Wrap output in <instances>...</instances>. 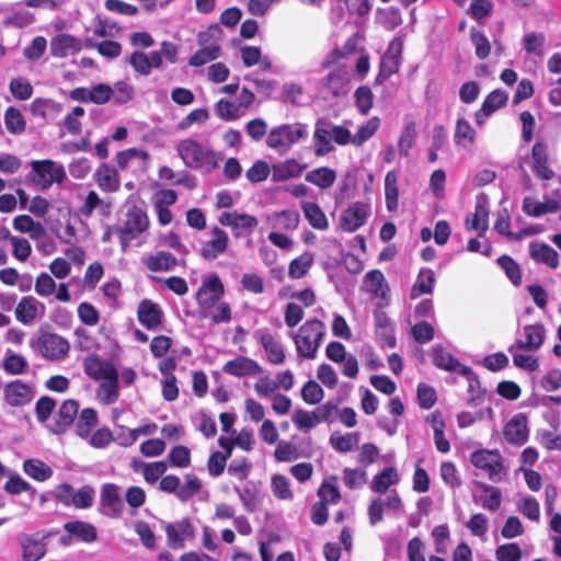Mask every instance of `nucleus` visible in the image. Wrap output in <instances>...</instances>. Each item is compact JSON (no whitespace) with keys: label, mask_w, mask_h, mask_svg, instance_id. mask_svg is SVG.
<instances>
[{"label":"nucleus","mask_w":561,"mask_h":561,"mask_svg":"<svg viewBox=\"0 0 561 561\" xmlns=\"http://www.w3.org/2000/svg\"><path fill=\"white\" fill-rule=\"evenodd\" d=\"M267 222L274 230L294 231L299 226L300 216L293 209L275 211L267 217Z\"/></svg>","instance_id":"473e14b6"},{"label":"nucleus","mask_w":561,"mask_h":561,"mask_svg":"<svg viewBox=\"0 0 561 561\" xmlns=\"http://www.w3.org/2000/svg\"><path fill=\"white\" fill-rule=\"evenodd\" d=\"M478 488L482 491V494L479 496L481 506L491 512L499 510L501 506V491L483 482H479Z\"/></svg>","instance_id":"8fccbe9b"},{"label":"nucleus","mask_w":561,"mask_h":561,"mask_svg":"<svg viewBox=\"0 0 561 561\" xmlns=\"http://www.w3.org/2000/svg\"><path fill=\"white\" fill-rule=\"evenodd\" d=\"M471 463L482 470L492 482H500L505 476L503 458L497 450L480 449L471 454Z\"/></svg>","instance_id":"1a4fd4ad"},{"label":"nucleus","mask_w":561,"mask_h":561,"mask_svg":"<svg viewBox=\"0 0 561 561\" xmlns=\"http://www.w3.org/2000/svg\"><path fill=\"white\" fill-rule=\"evenodd\" d=\"M312 142L313 152L317 157H324L334 150L331 122L325 118L317 119Z\"/></svg>","instance_id":"6ab92c4d"},{"label":"nucleus","mask_w":561,"mask_h":561,"mask_svg":"<svg viewBox=\"0 0 561 561\" xmlns=\"http://www.w3.org/2000/svg\"><path fill=\"white\" fill-rule=\"evenodd\" d=\"M336 172L329 167H320L309 171L305 180L317 186L318 188L325 191L333 186L336 181Z\"/></svg>","instance_id":"e433bc0d"},{"label":"nucleus","mask_w":561,"mask_h":561,"mask_svg":"<svg viewBox=\"0 0 561 561\" xmlns=\"http://www.w3.org/2000/svg\"><path fill=\"white\" fill-rule=\"evenodd\" d=\"M175 149L183 163L194 170L210 172L218 167L221 160L219 152L193 138L181 140Z\"/></svg>","instance_id":"f03ea898"},{"label":"nucleus","mask_w":561,"mask_h":561,"mask_svg":"<svg viewBox=\"0 0 561 561\" xmlns=\"http://www.w3.org/2000/svg\"><path fill=\"white\" fill-rule=\"evenodd\" d=\"M399 481L400 477L397 469L387 467L374 477L370 489L376 493L383 494L391 485L399 483Z\"/></svg>","instance_id":"79ce46f5"},{"label":"nucleus","mask_w":561,"mask_h":561,"mask_svg":"<svg viewBox=\"0 0 561 561\" xmlns=\"http://www.w3.org/2000/svg\"><path fill=\"white\" fill-rule=\"evenodd\" d=\"M218 221L222 226L230 227L236 237L251 233L259 224L256 217L237 210L222 213Z\"/></svg>","instance_id":"f8f14e48"},{"label":"nucleus","mask_w":561,"mask_h":561,"mask_svg":"<svg viewBox=\"0 0 561 561\" xmlns=\"http://www.w3.org/2000/svg\"><path fill=\"white\" fill-rule=\"evenodd\" d=\"M70 537H76L84 542H92L96 539V530L93 525L85 522H68L64 526Z\"/></svg>","instance_id":"37998d69"},{"label":"nucleus","mask_w":561,"mask_h":561,"mask_svg":"<svg viewBox=\"0 0 561 561\" xmlns=\"http://www.w3.org/2000/svg\"><path fill=\"white\" fill-rule=\"evenodd\" d=\"M327 334L325 324L318 319L306 321L296 332L289 336L293 339L297 355L301 358L313 359L318 354Z\"/></svg>","instance_id":"7ed1b4c3"},{"label":"nucleus","mask_w":561,"mask_h":561,"mask_svg":"<svg viewBox=\"0 0 561 561\" xmlns=\"http://www.w3.org/2000/svg\"><path fill=\"white\" fill-rule=\"evenodd\" d=\"M201 489V480L194 474H186L184 477V483L180 482L178 499L182 502H186L195 496Z\"/></svg>","instance_id":"680f3d73"},{"label":"nucleus","mask_w":561,"mask_h":561,"mask_svg":"<svg viewBox=\"0 0 561 561\" xmlns=\"http://www.w3.org/2000/svg\"><path fill=\"white\" fill-rule=\"evenodd\" d=\"M30 345L34 352L49 360H61L70 351L68 340L50 331H41L37 336L31 339Z\"/></svg>","instance_id":"0eeeda50"},{"label":"nucleus","mask_w":561,"mask_h":561,"mask_svg":"<svg viewBox=\"0 0 561 561\" xmlns=\"http://www.w3.org/2000/svg\"><path fill=\"white\" fill-rule=\"evenodd\" d=\"M330 444L339 453H348L354 450L359 444V433L351 432L346 434L333 433L330 436Z\"/></svg>","instance_id":"a18cd8bd"},{"label":"nucleus","mask_w":561,"mask_h":561,"mask_svg":"<svg viewBox=\"0 0 561 561\" xmlns=\"http://www.w3.org/2000/svg\"><path fill=\"white\" fill-rule=\"evenodd\" d=\"M465 226L467 230H477L480 238L485 236L489 228V208L484 201L477 202L474 213L467 216Z\"/></svg>","instance_id":"2f4dec72"},{"label":"nucleus","mask_w":561,"mask_h":561,"mask_svg":"<svg viewBox=\"0 0 561 561\" xmlns=\"http://www.w3.org/2000/svg\"><path fill=\"white\" fill-rule=\"evenodd\" d=\"M84 44L82 41L71 34L61 33L50 39L49 50L55 58H66L78 54Z\"/></svg>","instance_id":"f3484780"},{"label":"nucleus","mask_w":561,"mask_h":561,"mask_svg":"<svg viewBox=\"0 0 561 561\" xmlns=\"http://www.w3.org/2000/svg\"><path fill=\"white\" fill-rule=\"evenodd\" d=\"M370 215V205L363 202H355L345 209L341 217V227L347 232L360 228Z\"/></svg>","instance_id":"a211bd4d"},{"label":"nucleus","mask_w":561,"mask_h":561,"mask_svg":"<svg viewBox=\"0 0 561 561\" xmlns=\"http://www.w3.org/2000/svg\"><path fill=\"white\" fill-rule=\"evenodd\" d=\"M4 400L11 407H22L32 401L34 391L21 380L9 382L4 387Z\"/></svg>","instance_id":"a878e982"},{"label":"nucleus","mask_w":561,"mask_h":561,"mask_svg":"<svg viewBox=\"0 0 561 561\" xmlns=\"http://www.w3.org/2000/svg\"><path fill=\"white\" fill-rule=\"evenodd\" d=\"M533 171L541 180H551L554 172L548 163L547 146L542 142H536L531 150Z\"/></svg>","instance_id":"7c9ffc66"},{"label":"nucleus","mask_w":561,"mask_h":561,"mask_svg":"<svg viewBox=\"0 0 561 561\" xmlns=\"http://www.w3.org/2000/svg\"><path fill=\"white\" fill-rule=\"evenodd\" d=\"M529 254L537 263H542L550 268L559 266V256L557 251L543 242H531L529 244Z\"/></svg>","instance_id":"f704fd0d"},{"label":"nucleus","mask_w":561,"mask_h":561,"mask_svg":"<svg viewBox=\"0 0 561 561\" xmlns=\"http://www.w3.org/2000/svg\"><path fill=\"white\" fill-rule=\"evenodd\" d=\"M168 545L172 549H182L194 535V528L188 518L170 523L165 526Z\"/></svg>","instance_id":"4be33fe9"},{"label":"nucleus","mask_w":561,"mask_h":561,"mask_svg":"<svg viewBox=\"0 0 561 561\" xmlns=\"http://www.w3.org/2000/svg\"><path fill=\"white\" fill-rule=\"evenodd\" d=\"M433 364L443 370L457 373L466 378H471L473 371L470 367L462 365L443 345H434L431 350Z\"/></svg>","instance_id":"9b49d317"},{"label":"nucleus","mask_w":561,"mask_h":561,"mask_svg":"<svg viewBox=\"0 0 561 561\" xmlns=\"http://www.w3.org/2000/svg\"><path fill=\"white\" fill-rule=\"evenodd\" d=\"M84 46L95 48L99 54L107 59H115L122 53V45L115 41L95 42L92 38L87 39Z\"/></svg>","instance_id":"4d7b16f0"},{"label":"nucleus","mask_w":561,"mask_h":561,"mask_svg":"<svg viewBox=\"0 0 561 561\" xmlns=\"http://www.w3.org/2000/svg\"><path fill=\"white\" fill-rule=\"evenodd\" d=\"M83 367L85 374L95 380L114 379L115 377H118V371L113 364L107 360H103L94 354L84 358Z\"/></svg>","instance_id":"b1692460"},{"label":"nucleus","mask_w":561,"mask_h":561,"mask_svg":"<svg viewBox=\"0 0 561 561\" xmlns=\"http://www.w3.org/2000/svg\"><path fill=\"white\" fill-rule=\"evenodd\" d=\"M98 424V413L94 409L87 408L81 411L79 414L76 432L82 438H88L91 434V431Z\"/></svg>","instance_id":"864d4df0"},{"label":"nucleus","mask_w":561,"mask_h":561,"mask_svg":"<svg viewBox=\"0 0 561 561\" xmlns=\"http://www.w3.org/2000/svg\"><path fill=\"white\" fill-rule=\"evenodd\" d=\"M519 351L523 350L514 344L508 347L514 365L529 371L537 370L539 367L538 359L534 355L520 353Z\"/></svg>","instance_id":"052dcab7"},{"label":"nucleus","mask_w":561,"mask_h":561,"mask_svg":"<svg viewBox=\"0 0 561 561\" xmlns=\"http://www.w3.org/2000/svg\"><path fill=\"white\" fill-rule=\"evenodd\" d=\"M142 264L151 272H169L178 264V260L170 252L159 251L145 255Z\"/></svg>","instance_id":"72a5a7b5"},{"label":"nucleus","mask_w":561,"mask_h":561,"mask_svg":"<svg viewBox=\"0 0 561 561\" xmlns=\"http://www.w3.org/2000/svg\"><path fill=\"white\" fill-rule=\"evenodd\" d=\"M24 472L36 481H46L53 476V469L38 459H28L23 463Z\"/></svg>","instance_id":"5fc2aeb1"},{"label":"nucleus","mask_w":561,"mask_h":561,"mask_svg":"<svg viewBox=\"0 0 561 561\" xmlns=\"http://www.w3.org/2000/svg\"><path fill=\"white\" fill-rule=\"evenodd\" d=\"M93 179L104 193H115L121 187V176L114 167L101 164L94 172Z\"/></svg>","instance_id":"cd10ccee"},{"label":"nucleus","mask_w":561,"mask_h":561,"mask_svg":"<svg viewBox=\"0 0 561 561\" xmlns=\"http://www.w3.org/2000/svg\"><path fill=\"white\" fill-rule=\"evenodd\" d=\"M510 226H511V216H510L507 209H505V208L501 209L497 213L496 220L494 224V230L496 232H499L500 234L506 236L507 239H510V240H520L525 236L533 233L531 230H523L517 233H514L510 230Z\"/></svg>","instance_id":"de8ad7c7"},{"label":"nucleus","mask_w":561,"mask_h":561,"mask_svg":"<svg viewBox=\"0 0 561 561\" xmlns=\"http://www.w3.org/2000/svg\"><path fill=\"white\" fill-rule=\"evenodd\" d=\"M46 313L45 305L33 296L22 297L15 307V318L24 325H31Z\"/></svg>","instance_id":"ddd939ff"},{"label":"nucleus","mask_w":561,"mask_h":561,"mask_svg":"<svg viewBox=\"0 0 561 561\" xmlns=\"http://www.w3.org/2000/svg\"><path fill=\"white\" fill-rule=\"evenodd\" d=\"M233 491L238 494L243 508L248 513H253L260 508L262 495L254 485H245L243 488L234 486Z\"/></svg>","instance_id":"ea45409f"},{"label":"nucleus","mask_w":561,"mask_h":561,"mask_svg":"<svg viewBox=\"0 0 561 561\" xmlns=\"http://www.w3.org/2000/svg\"><path fill=\"white\" fill-rule=\"evenodd\" d=\"M363 287L376 298L385 299L388 293L385 276L379 270L369 271L365 275Z\"/></svg>","instance_id":"4c0bfd02"},{"label":"nucleus","mask_w":561,"mask_h":561,"mask_svg":"<svg viewBox=\"0 0 561 561\" xmlns=\"http://www.w3.org/2000/svg\"><path fill=\"white\" fill-rule=\"evenodd\" d=\"M13 228L21 233H28L32 239H37L44 233V227L28 215H20L13 219Z\"/></svg>","instance_id":"3c124183"},{"label":"nucleus","mask_w":561,"mask_h":561,"mask_svg":"<svg viewBox=\"0 0 561 561\" xmlns=\"http://www.w3.org/2000/svg\"><path fill=\"white\" fill-rule=\"evenodd\" d=\"M403 50L402 36H396L388 45L381 57L379 72L376 77L377 83H382L389 77L398 72L401 65V56Z\"/></svg>","instance_id":"9d476101"},{"label":"nucleus","mask_w":561,"mask_h":561,"mask_svg":"<svg viewBox=\"0 0 561 561\" xmlns=\"http://www.w3.org/2000/svg\"><path fill=\"white\" fill-rule=\"evenodd\" d=\"M34 22V15L25 9L12 10L7 13L4 24L14 27H25Z\"/></svg>","instance_id":"338daca9"},{"label":"nucleus","mask_w":561,"mask_h":561,"mask_svg":"<svg viewBox=\"0 0 561 561\" xmlns=\"http://www.w3.org/2000/svg\"><path fill=\"white\" fill-rule=\"evenodd\" d=\"M435 283L436 277L434 271L427 267L421 268L415 279V283L412 286L411 298L415 299L422 295L432 294L434 290Z\"/></svg>","instance_id":"58836bf2"},{"label":"nucleus","mask_w":561,"mask_h":561,"mask_svg":"<svg viewBox=\"0 0 561 561\" xmlns=\"http://www.w3.org/2000/svg\"><path fill=\"white\" fill-rule=\"evenodd\" d=\"M224 32L218 24H213L197 34L198 49L190 57L191 67H202L218 59L221 55Z\"/></svg>","instance_id":"20e7f679"},{"label":"nucleus","mask_w":561,"mask_h":561,"mask_svg":"<svg viewBox=\"0 0 561 561\" xmlns=\"http://www.w3.org/2000/svg\"><path fill=\"white\" fill-rule=\"evenodd\" d=\"M222 371L234 377H244L261 374L262 367L252 358L238 356L228 360L224 365Z\"/></svg>","instance_id":"c85d7f7f"},{"label":"nucleus","mask_w":561,"mask_h":561,"mask_svg":"<svg viewBox=\"0 0 561 561\" xmlns=\"http://www.w3.org/2000/svg\"><path fill=\"white\" fill-rule=\"evenodd\" d=\"M228 241V233L218 227H214L210 231V239L202 242L199 254L205 260H215L226 252Z\"/></svg>","instance_id":"aec40b11"},{"label":"nucleus","mask_w":561,"mask_h":561,"mask_svg":"<svg viewBox=\"0 0 561 561\" xmlns=\"http://www.w3.org/2000/svg\"><path fill=\"white\" fill-rule=\"evenodd\" d=\"M253 335L264 348L271 364L282 365L285 362L286 355L283 344L267 329H259Z\"/></svg>","instance_id":"dca6fc26"},{"label":"nucleus","mask_w":561,"mask_h":561,"mask_svg":"<svg viewBox=\"0 0 561 561\" xmlns=\"http://www.w3.org/2000/svg\"><path fill=\"white\" fill-rule=\"evenodd\" d=\"M305 165L295 159H288L272 165V178L275 182L298 178L305 170Z\"/></svg>","instance_id":"c9c22d12"},{"label":"nucleus","mask_w":561,"mask_h":561,"mask_svg":"<svg viewBox=\"0 0 561 561\" xmlns=\"http://www.w3.org/2000/svg\"><path fill=\"white\" fill-rule=\"evenodd\" d=\"M301 209L304 211V215L311 227L318 230H325L329 227V221L323 213V210L320 208V206L317 203L313 202H302L301 203Z\"/></svg>","instance_id":"a19ab883"},{"label":"nucleus","mask_w":561,"mask_h":561,"mask_svg":"<svg viewBox=\"0 0 561 561\" xmlns=\"http://www.w3.org/2000/svg\"><path fill=\"white\" fill-rule=\"evenodd\" d=\"M291 421L298 430L304 432H308L319 424L314 411H306L302 409L295 410Z\"/></svg>","instance_id":"e2e57ef3"},{"label":"nucleus","mask_w":561,"mask_h":561,"mask_svg":"<svg viewBox=\"0 0 561 561\" xmlns=\"http://www.w3.org/2000/svg\"><path fill=\"white\" fill-rule=\"evenodd\" d=\"M380 126V119L377 116L371 117L368 119L364 125H362L356 134L353 136V145L354 146H362L364 142H366L369 138H371L375 133L378 130Z\"/></svg>","instance_id":"0e129e2a"},{"label":"nucleus","mask_w":561,"mask_h":561,"mask_svg":"<svg viewBox=\"0 0 561 561\" xmlns=\"http://www.w3.org/2000/svg\"><path fill=\"white\" fill-rule=\"evenodd\" d=\"M31 168L32 182L41 190H48L53 183L59 184L66 179L64 165L53 160H33Z\"/></svg>","instance_id":"6e6552de"},{"label":"nucleus","mask_w":561,"mask_h":561,"mask_svg":"<svg viewBox=\"0 0 561 561\" xmlns=\"http://www.w3.org/2000/svg\"><path fill=\"white\" fill-rule=\"evenodd\" d=\"M114 104H126L135 98V88L128 80H119L111 85Z\"/></svg>","instance_id":"6e6d98bb"},{"label":"nucleus","mask_w":561,"mask_h":561,"mask_svg":"<svg viewBox=\"0 0 561 561\" xmlns=\"http://www.w3.org/2000/svg\"><path fill=\"white\" fill-rule=\"evenodd\" d=\"M476 139V130L465 118H458L454 134V141L465 149L471 147Z\"/></svg>","instance_id":"49530a36"},{"label":"nucleus","mask_w":561,"mask_h":561,"mask_svg":"<svg viewBox=\"0 0 561 561\" xmlns=\"http://www.w3.org/2000/svg\"><path fill=\"white\" fill-rule=\"evenodd\" d=\"M505 439L514 445H523L528 438L527 419L524 414L513 416L504 427Z\"/></svg>","instance_id":"c756f323"},{"label":"nucleus","mask_w":561,"mask_h":561,"mask_svg":"<svg viewBox=\"0 0 561 561\" xmlns=\"http://www.w3.org/2000/svg\"><path fill=\"white\" fill-rule=\"evenodd\" d=\"M47 535L43 533L23 534L19 536L24 561H38L46 553Z\"/></svg>","instance_id":"4468645a"},{"label":"nucleus","mask_w":561,"mask_h":561,"mask_svg":"<svg viewBox=\"0 0 561 561\" xmlns=\"http://www.w3.org/2000/svg\"><path fill=\"white\" fill-rule=\"evenodd\" d=\"M225 293L224 284L218 275L213 274L204 279L202 286L197 290L196 299L202 308H210L215 306Z\"/></svg>","instance_id":"2eb2a0df"},{"label":"nucleus","mask_w":561,"mask_h":561,"mask_svg":"<svg viewBox=\"0 0 561 561\" xmlns=\"http://www.w3.org/2000/svg\"><path fill=\"white\" fill-rule=\"evenodd\" d=\"M385 198L386 207L389 211H393L398 208L399 188L398 174L396 171H389L385 176Z\"/></svg>","instance_id":"09e8293b"},{"label":"nucleus","mask_w":561,"mask_h":561,"mask_svg":"<svg viewBox=\"0 0 561 561\" xmlns=\"http://www.w3.org/2000/svg\"><path fill=\"white\" fill-rule=\"evenodd\" d=\"M4 123L12 134H21L25 129V121L20 110L11 106L5 111Z\"/></svg>","instance_id":"774afa93"},{"label":"nucleus","mask_w":561,"mask_h":561,"mask_svg":"<svg viewBox=\"0 0 561 561\" xmlns=\"http://www.w3.org/2000/svg\"><path fill=\"white\" fill-rule=\"evenodd\" d=\"M100 497L101 511L104 515L115 518L122 514L124 502L117 485L111 483L104 484Z\"/></svg>","instance_id":"412c9836"},{"label":"nucleus","mask_w":561,"mask_h":561,"mask_svg":"<svg viewBox=\"0 0 561 561\" xmlns=\"http://www.w3.org/2000/svg\"><path fill=\"white\" fill-rule=\"evenodd\" d=\"M128 62L137 73L148 76L153 68H159L161 66V53L157 50H152L149 54L144 51H134L129 56Z\"/></svg>","instance_id":"bb28decb"},{"label":"nucleus","mask_w":561,"mask_h":561,"mask_svg":"<svg viewBox=\"0 0 561 561\" xmlns=\"http://www.w3.org/2000/svg\"><path fill=\"white\" fill-rule=\"evenodd\" d=\"M342 54L334 49L321 61V69L329 72L319 79V87L332 96L345 95L352 79L351 66L342 61Z\"/></svg>","instance_id":"f257e3e1"},{"label":"nucleus","mask_w":561,"mask_h":561,"mask_svg":"<svg viewBox=\"0 0 561 561\" xmlns=\"http://www.w3.org/2000/svg\"><path fill=\"white\" fill-rule=\"evenodd\" d=\"M312 254L308 252L302 253L290 262L288 267L289 277L294 279L304 277L312 266Z\"/></svg>","instance_id":"13d9d810"},{"label":"nucleus","mask_w":561,"mask_h":561,"mask_svg":"<svg viewBox=\"0 0 561 561\" xmlns=\"http://www.w3.org/2000/svg\"><path fill=\"white\" fill-rule=\"evenodd\" d=\"M432 539L434 541L435 551L445 554L448 551L450 541V530L447 524L437 525L432 529Z\"/></svg>","instance_id":"bf43d9fd"},{"label":"nucleus","mask_w":561,"mask_h":561,"mask_svg":"<svg viewBox=\"0 0 561 561\" xmlns=\"http://www.w3.org/2000/svg\"><path fill=\"white\" fill-rule=\"evenodd\" d=\"M79 403L76 400H66L58 410L56 431L64 432L69 425H71L78 414Z\"/></svg>","instance_id":"c03bdc74"},{"label":"nucleus","mask_w":561,"mask_h":561,"mask_svg":"<svg viewBox=\"0 0 561 561\" xmlns=\"http://www.w3.org/2000/svg\"><path fill=\"white\" fill-rule=\"evenodd\" d=\"M271 491L273 495L280 501H291L294 492L290 486V480L283 474L275 473L271 477Z\"/></svg>","instance_id":"603ef678"},{"label":"nucleus","mask_w":561,"mask_h":561,"mask_svg":"<svg viewBox=\"0 0 561 561\" xmlns=\"http://www.w3.org/2000/svg\"><path fill=\"white\" fill-rule=\"evenodd\" d=\"M148 228L149 218L146 211L139 206H130L125 214V219L115 228L123 251L131 244L140 245L142 241H139V238Z\"/></svg>","instance_id":"39448f33"},{"label":"nucleus","mask_w":561,"mask_h":561,"mask_svg":"<svg viewBox=\"0 0 561 561\" xmlns=\"http://www.w3.org/2000/svg\"><path fill=\"white\" fill-rule=\"evenodd\" d=\"M545 335L546 330L542 324L536 323L525 325L514 345L524 351L534 352L541 347L545 341Z\"/></svg>","instance_id":"5701e85b"},{"label":"nucleus","mask_w":561,"mask_h":561,"mask_svg":"<svg viewBox=\"0 0 561 561\" xmlns=\"http://www.w3.org/2000/svg\"><path fill=\"white\" fill-rule=\"evenodd\" d=\"M28 363L22 356L13 352H7L3 359V368L8 374L21 375L27 369Z\"/></svg>","instance_id":"69168bd1"},{"label":"nucleus","mask_w":561,"mask_h":561,"mask_svg":"<svg viewBox=\"0 0 561 561\" xmlns=\"http://www.w3.org/2000/svg\"><path fill=\"white\" fill-rule=\"evenodd\" d=\"M137 317L142 327L154 331L161 325L163 312L158 304L145 299L138 306Z\"/></svg>","instance_id":"393cba45"},{"label":"nucleus","mask_w":561,"mask_h":561,"mask_svg":"<svg viewBox=\"0 0 561 561\" xmlns=\"http://www.w3.org/2000/svg\"><path fill=\"white\" fill-rule=\"evenodd\" d=\"M308 126L296 122L273 127L266 136V146L279 154L287 153L296 144L308 137Z\"/></svg>","instance_id":"423d86ee"}]
</instances>
